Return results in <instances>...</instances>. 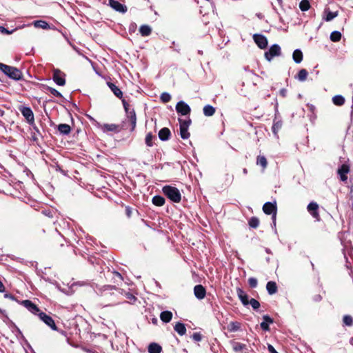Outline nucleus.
Returning a JSON list of instances; mask_svg holds the SVG:
<instances>
[{"instance_id": "obj_6", "label": "nucleus", "mask_w": 353, "mask_h": 353, "mask_svg": "<svg viewBox=\"0 0 353 353\" xmlns=\"http://www.w3.org/2000/svg\"><path fill=\"white\" fill-rule=\"evenodd\" d=\"M19 110L26 119L27 123L30 125H34V117L31 108L26 106H21L19 107Z\"/></svg>"}, {"instance_id": "obj_29", "label": "nucleus", "mask_w": 353, "mask_h": 353, "mask_svg": "<svg viewBox=\"0 0 353 353\" xmlns=\"http://www.w3.org/2000/svg\"><path fill=\"white\" fill-rule=\"evenodd\" d=\"M203 114L206 117H212L216 112L215 108L211 105H206L203 108Z\"/></svg>"}, {"instance_id": "obj_17", "label": "nucleus", "mask_w": 353, "mask_h": 353, "mask_svg": "<svg viewBox=\"0 0 353 353\" xmlns=\"http://www.w3.org/2000/svg\"><path fill=\"white\" fill-rule=\"evenodd\" d=\"M194 293L198 299H203L205 296L206 290L202 285H196L194 288Z\"/></svg>"}, {"instance_id": "obj_32", "label": "nucleus", "mask_w": 353, "mask_h": 353, "mask_svg": "<svg viewBox=\"0 0 353 353\" xmlns=\"http://www.w3.org/2000/svg\"><path fill=\"white\" fill-rule=\"evenodd\" d=\"M152 203L158 207L163 206L165 204V199L159 195H156L152 198Z\"/></svg>"}, {"instance_id": "obj_36", "label": "nucleus", "mask_w": 353, "mask_h": 353, "mask_svg": "<svg viewBox=\"0 0 353 353\" xmlns=\"http://www.w3.org/2000/svg\"><path fill=\"white\" fill-rule=\"evenodd\" d=\"M308 76V72L306 69H301L297 74L296 78L300 81H305Z\"/></svg>"}, {"instance_id": "obj_12", "label": "nucleus", "mask_w": 353, "mask_h": 353, "mask_svg": "<svg viewBox=\"0 0 353 353\" xmlns=\"http://www.w3.org/2000/svg\"><path fill=\"white\" fill-rule=\"evenodd\" d=\"M253 39L259 48L265 49L267 48L268 39L263 34H254L253 35Z\"/></svg>"}, {"instance_id": "obj_2", "label": "nucleus", "mask_w": 353, "mask_h": 353, "mask_svg": "<svg viewBox=\"0 0 353 353\" xmlns=\"http://www.w3.org/2000/svg\"><path fill=\"white\" fill-rule=\"evenodd\" d=\"M101 296L105 298L112 297L116 298L115 300H119V296L123 294V290L117 288L115 285H105L99 288Z\"/></svg>"}, {"instance_id": "obj_44", "label": "nucleus", "mask_w": 353, "mask_h": 353, "mask_svg": "<svg viewBox=\"0 0 353 353\" xmlns=\"http://www.w3.org/2000/svg\"><path fill=\"white\" fill-rule=\"evenodd\" d=\"M344 325L352 326L353 325V318L350 315H345L343 318Z\"/></svg>"}, {"instance_id": "obj_40", "label": "nucleus", "mask_w": 353, "mask_h": 353, "mask_svg": "<svg viewBox=\"0 0 353 353\" xmlns=\"http://www.w3.org/2000/svg\"><path fill=\"white\" fill-rule=\"evenodd\" d=\"M154 138H155V136H154L152 132H148L146 134L145 141V144L147 145V146H148V147L153 146L154 143L152 142V140Z\"/></svg>"}, {"instance_id": "obj_46", "label": "nucleus", "mask_w": 353, "mask_h": 353, "mask_svg": "<svg viewBox=\"0 0 353 353\" xmlns=\"http://www.w3.org/2000/svg\"><path fill=\"white\" fill-rule=\"evenodd\" d=\"M46 90L49 91L52 95L57 97L61 98L63 97L62 94L54 88L47 86Z\"/></svg>"}, {"instance_id": "obj_22", "label": "nucleus", "mask_w": 353, "mask_h": 353, "mask_svg": "<svg viewBox=\"0 0 353 353\" xmlns=\"http://www.w3.org/2000/svg\"><path fill=\"white\" fill-rule=\"evenodd\" d=\"M170 136L171 132L168 128H163L159 132V137L161 141H168Z\"/></svg>"}, {"instance_id": "obj_58", "label": "nucleus", "mask_w": 353, "mask_h": 353, "mask_svg": "<svg viewBox=\"0 0 353 353\" xmlns=\"http://www.w3.org/2000/svg\"><path fill=\"white\" fill-rule=\"evenodd\" d=\"M268 350L270 353H278L275 348L270 344H268Z\"/></svg>"}, {"instance_id": "obj_3", "label": "nucleus", "mask_w": 353, "mask_h": 353, "mask_svg": "<svg viewBox=\"0 0 353 353\" xmlns=\"http://www.w3.org/2000/svg\"><path fill=\"white\" fill-rule=\"evenodd\" d=\"M162 192L167 198L174 203H179L181 200V194L176 187L165 185L162 188Z\"/></svg>"}, {"instance_id": "obj_10", "label": "nucleus", "mask_w": 353, "mask_h": 353, "mask_svg": "<svg viewBox=\"0 0 353 353\" xmlns=\"http://www.w3.org/2000/svg\"><path fill=\"white\" fill-rule=\"evenodd\" d=\"M176 111L182 116H186L190 114L191 108L186 103L180 101L176 105Z\"/></svg>"}, {"instance_id": "obj_49", "label": "nucleus", "mask_w": 353, "mask_h": 353, "mask_svg": "<svg viewBox=\"0 0 353 353\" xmlns=\"http://www.w3.org/2000/svg\"><path fill=\"white\" fill-rule=\"evenodd\" d=\"M248 281L249 286L251 288H254L257 286L258 281H257L256 279H255L254 277H250L248 279Z\"/></svg>"}, {"instance_id": "obj_14", "label": "nucleus", "mask_w": 353, "mask_h": 353, "mask_svg": "<svg viewBox=\"0 0 353 353\" xmlns=\"http://www.w3.org/2000/svg\"><path fill=\"white\" fill-rule=\"evenodd\" d=\"M109 6L114 10L119 12L121 13H125L128 10L126 6L121 3L120 2L116 0H109Z\"/></svg>"}, {"instance_id": "obj_50", "label": "nucleus", "mask_w": 353, "mask_h": 353, "mask_svg": "<svg viewBox=\"0 0 353 353\" xmlns=\"http://www.w3.org/2000/svg\"><path fill=\"white\" fill-rule=\"evenodd\" d=\"M192 338L194 341H201L203 339V335L200 332H194Z\"/></svg>"}, {"instance_id": "obj_16", "label": "nucleus", "mask_w": 353, "mask_h": 353, "mask_svg": "<svg viewBox=\"0 0 353 353\" xmlns=\"http://www.w3.org/2000/svg\"><path fill=\"white\" fill-rule=\"evenodd\" d=\"M121 127L119 125L111 123H105L101 125V130L104 132H119L121 130Z\"/></svg>"}, {"instance_id": "obj_27", "label": "nucleus", "mask_w": 353, "mask_h": 353, "mask_svg": "<svg viewBox=\"0 0 353 353\" xmlns=\"http://www.w3.org/2000/svg\"><path fill=\"white\" fill-rule=\"evenodd\" d=\"M232 349L235 352L243 353V351L247 350V346L245 344L234 341L232 342Z\"/></svg>"}, {"instance_id": "obj_9", "label": "nucleus", "mask_w": 353, "mask_h": 353, "mask_svg": "<svg viewBox=\"0 0 353 353\" xmlns=\"http://www.w3.org/2000/svg\"><path fill=\"white\" fill-rule=\"evenodd\" d=\"M281 54V48L278 44L272 45L268 51L265 52V57L268 61H271L274 57Z\"/></svg>"}, {"instance_id": "obj_61", "label": "nucleus", "mask_w": 353, "mask_h": 353, "mask_svg": "<svg viewBox=\"0 0 353 353\" xmlns=\"http://www.w3.org/2000/svg\"><path fill=\"white\" fill-rule=\"evenodd\" d=\"M279 5L281 6L283 3V0H277Z\"/></svg>"}, {"instance_id": "obj_63", "label": "nucleus", "mask_w": 353, "mask_h": 353, "mask_svg": "<svg viewBox=\"0 0 353 353\" xmlns=\"http://www.w3.org/2000/svg\"><path fill=\"white\" fill-rule=\"evenodd\" d=\"M34 129L36 130L37 131H38V129L36 126H34Z\"/></svg>"}, {"instance_id": "obj_57", "label": "nucleus", "mask_w": 353, "mask_h": 353, "mask_svg": "<svg viewBox=\"0 0 353 353\" xmlns=\"http://www.w3.org/2000/svg\"><path fill=\"white\" fill-rule=\"evenodd\" d=\"M322 299V296L320 295V294H315L314 296H313L312 297V300L314 301V302H319L321 301Z\"/></svg>"}, {"instance_id": "obj_60", "label": "nucleus", "mask_w": 353, "mask_h": 353, "mask_svg": "<svg viewBox=\"0 0 353 353\" xmlns=\"http://www.w3.org/2000/svg\"><path fill=\"white\" fill-rule=\"evenodd\" d=\"M6 288L3 285V283L0 281V292H5Z\"/></svg>"}, {"instance_id": "obj_26", "label": "nucleus", "mask_w": 353, "mask_h": 353, "mask_svg": "<svg viewBox=\"0 0 353 353\" xmlns=\"http://www.w3.org/2000/svg\"><path fill=\"white\" fill-rule=\"evenodd\" d=\"M172 313L170 311H163L160 314V319L164 323H169L172 319Z\"/></svg>"}, {"instance_id": "obj_1", "label": "nucleus", "mask_w": 353, "mask_h": 353, "mask_svg": "<svg viewBox=\"0 0 353 353\" xmlns=\"http://www.w3.org/2000/svg\"><path fill=\"white\" fill-rule=\"evenodd\" d=\"M0 70L10 79L17 81L24 79L22 71L17 67L0 63Z\"/></svg>"}, {"instance_id": "obj_56", "label": "nucleus", "mask_w": 353, "mask_h": 353, "mask_svg": "<svg viewBox=\"0 0 353 353\" xmlns=\"http://www.w3.org/2000/svg\"><path fill=\"white\" fill-rule=\"evenodd\" d=\"M4 297L6 298V299H9L10 300H12V301H16V298L14 297V295H12V294L10 293H6L4 294Z\"/></svg>"}, {"instance_id": "obj_64", "label": "nucleus", "mask_w": 353, "mask_h": 353, "mask_svg": "<svg viewBox=\"0 0 353 353\" xmlns=\"http://www.w3.org/2000/svg\"><path fill=\"white\" fill-rule=\"evenodd\" d=\"M0 314H3V310L0 308Z\"/></svg>"}, {"instance_id": "obj_8", "label": "nucleus", "mask_w": 353, "mask_h": 353, "mask_svg": "<svg viewBox=\"0 0 353 353\" xmlns=\"http://www.w3.org/2000/svg\"><path fill=\"white\" fill-rule=\"evenodd\" d=\"M39 319L48 325L52 330L57 331L58 330L53 319L46 314L45 312H41L37 314Z\"/></svg>"}, {"instance_id": "obj_7", "label": "nucleus", "mask_w": 353, "mask_h": 353, "mask_svg": "<svg viewBox=\"0 0 353 353\" xmlns=\"http://www.w3.org/2000/svg\"><path fill=\"white\" fill-rule=\"evenodd\" d=\"M52 74L53 81L60 86H63L65 84V74L59 69H54Z\"/></svg>"}, {"instance_id": "obj_39", "label": "nucleus", "mask_w": 353, "mask_h": 353, "mask_svg": "<svg viewBox=\"0 0 353 353\" xmlns=\"http://www.w3.org/2000/svg\"><path fill=\"white\" fill-rule=\"evenodd\" d=\"M259 219L256 216H252L248 221V225L252 228H257L259 225Z\"/></svg>"}, {"instance_id": "obj_62", "label": "nucleus", "mask_w": 353, "mask_h": 353, "mask_svg": "<svg viewBox=\"0 0 353 353\" xmlns=\"http://www.w3.org/2000/svg\"><path fill=\"white\" fill-rule=\"evenodd\" d=\"M243 172L247 173V170L245 168L243 170Z\"/></svg>"}, {"instance_id": "obj_37", "label": "nucleus", "mask_w": 353, "mask_h": 353, "mask_svg": "<svg viewBox=\"0 0 353 353\" xmlns=\"http://www.w3.org/2000/svg\"><path fill=\"white\" fill-rule=\"evenodd\" d=\"M332 101L334 105L341 106L345 103V99L341 95H336L332 98Z\"/></svg>"}, {"instance_id": "obj_51", "label": "nucleus", "mask_w": 353, "mask_h": 353, "mask_svg": "<svg viewBox=\"0 0 353 353\" xmlns=\"http://www.w3.org/2000/svg\"><path fill=\"white\" fill-rule=\"evenodd\" d=\"M121 100L122 101V103H123V108L125 110V113L127 114V113L130 112L131 110H130L129 103L123 98H122V99H121Z\"/></svg>"}, {"instance_id": "obj_19", "label": "nucleus", "mask_w": 353, "mask_h": 353, "mask_svg": "<svg viewBox=\"0 0 353 353\" xmlns=\"http://www.w3.org/2000/svg\"><path fill=\"white\" fill-rule=\"evenodd\" d=\"M350 172V167L347 164H343L338 169V174L340 175L341 180L345 181L347 179V174Z\"/></svg>"}, {"instance_id": "obj_25", "label": "nucleus", "mask_w": 353, "mask_h": 353, "mask_svg": "<svg viewBox=\"0 0 353 353\" xmlns=\"http://www.w3.org/2000/svg\"><path fill=\"white\" fill-rule=\"evenodd\" d=\"M57 129L59 132L63 135H68L71 132V127L68 124L65 123H61L58 125Z\"/></svg>"}, {"instance_id": "obj_54", "label": "nucleus", "mask_w": 353, "mask_h": 353, "mask_svg": "<svg viewBox=\"0 0 353 353\" xmlns=\"http://www.w3.org/2000/svg\"><path fill=\"white\" fill-rule=\"evenodd\" d=\"M125 214L128 218H130L132 216V209L130 206H125Z\"/></svg>"}, {"instance_id": "obj_42", "label": "nucleus", "mask_w": 353, "mask_h": 353, "mask_svg": "<svg viewBox=\"0 0 353 353\" xmlns=\"http://www.w3.org/2000/svg\"><path fill=\"white\" fill-rule=\"evenodd\" d=\"M34 25L37 28H41L45 30L49 28V24L46 21L42 20L34 21Z\"/></svg>"}, {"instance_id": "obj_4", "label": "nucleus", "mask_w": 353, "mask_h": 353, "mask_svg": "<svg viewBox=\"0 0 353 353\" xmlns=\"http://www.w3.org/2000/svg\"><path fill=\"white\" fill-rule=\"evenodd\" d=\"M179 122L180 124V136L183 139H188L190 136L188 132V128L192 123V120L188 118V119H183L179 118Z\"/></svg>"}, {"instance_id": "obj_18", "label": "nucleus", "mask_w": 353, "mask_h": 353, "mask_svg": "<svg viewBox=\"0 0 353 353\" xmlns=\"http://www.w3.org/2000/svg\"><path fill=\"white\" fill-rule=\"evenodd\" d=\"M236 294L242 304L245 306L249 305L248 295L241 288H236Z\"/></svg>"}, {"instance_id": "obj_35", "label": "nucleus", "mask_w": 353, "mask_h": 353, "mask_svg": "<svg viewBox=\"0 0 353 353\" xmlns=\"http://www.w3.org/2000/svg\"><path fill=\"white\" fill-rule=\"evenodd\" d=\"M256 164L264 170L268 166V161L265 156L259 155L256 158Z\"/></svg>"}, {"instance_id": "obj_21", "label": "nucleus", "mask_w": 353, "mask_h": 353, "mask_svg": "<svg viewBox=\"0 0 353 353\" xmlns=\"http://www.w3.org/2000/svg\"><path fill=\"white\" fill-rule=\"evenodd\" d=\"M283 125V122L281 120L278 119L277 117L275 116L274 119L273 125L272 128V132L276 137H278V132L281 130Z\"/></svg>"}, {"instance_id": "obj_13", "label": "nucleus", "mask_w": 353, "mask_h": 353, "mask_svg": "<svg viewBox=\"0 0 353 353\" xmlns=\"http://www.w3.org/2000/svg\"><path fill=\"white\" fill-rule=\"evenodd\" d=\"M21 304L34 314H38L40 312V310L37 305L30 300H23L21 302Z\"/></svg>"}, {"instance_id": "obj_23", "label": "nucleus", "mask_w": 353, "mask_h": 353, "mask_svg": "<svg viewBox=\"0 0 353 353\" xmlns=\"http://www.w3.org/2000/svg\"><path fill=\"white\" fill-rule=\"evenodd\" d=\"M266 289L270 295L276 293L278 291V287L275 281H268L266 284Z\"/></svg>"}, {"instance_id": "obj_47", "label": "nucleus", "mask_w": 353, "mask_h": 353, "mask_svg": "<svg viewBox=\"0 0 353 353\" xmlns=\"http://www.w3.org/2000/svg\"><path fill=\"white\" fill-rule=\"evenodd\" d=\"M249 304L252 306V307L254 310H258L261 306L260 303L256 299H255L254 298H252L251 299H250Z\"/></svg>"}, {"instance_id": "obj_20", "label": "nucleus", "mask_w": 353, "mask_h": 353, "mask_svg": "<svg viewBox=\"0 0 353 353\" xmlns=\"http://www.w3.org/2000/svg\"><path fill=\"white\" fill-rule=\"evenodd\" d=\"M107 85L117 97H118L119 99H122L123 92L114 83L112 82H108Z\"/></svg>"}, {"instance_id": "obj_28", "label": "nucleus", "mask_w": 353, "mask_h": 353, "mask_svg": "<svg viewBox=\"0 0 353 353\" xmlns=\"http://www.w3.org/2000/svg\"><path fill=\"white\" fill-rule=\"evenodd\" d=\"M174 331H176L180 336H183L186 333V327L185 326V324L177 322L176 325L174 327Z\"/></svg>"}, {"instance_id": "obj_38", "label": "nucleus", "mask_w": 353, "mask_h": 353, "mask_svg": "<svg viewBox=\"0 0 353 353\" xmlns=\"http://www.w3.org/2000/svg\"><path fill=\"white\" fill-rule=\"evenodd\" d=\"M240 323L232 321L228 325V330L230 332H236L240 329Z\"/></svg>"}, {"instance_id": "obj_5", "label": "nucleus", "mask_w": 353, "mask_h": 353, "mask_svg": "<svg viewBox=\"0 0 353 353\" xmlns=\"http://www.w3.org/2000/svg\"><path fill=\"white\" fill-rule=\"evenodd\" d=\"M263 211L265 214L272 215L273 221L275 222L276 212H277V205L276 203L274 202H266L263 205Z\"/></svg>"}, {"instance_id": "obj_43", "label": "nucleus", "mask_w": 353, "mask_h": 353, "mask_svg": "<svg viewBox=\"0 0 353 353\" xmlns=\"http://www.w3.org/2000/svg\"><path fill=\"white\" fill-rule=\"evenodd\" d=\"M299 8L302 11H307L310 8V3L308 0H302L299 3Z\"/></svg>"}, {"instance_id": "obj_24", "label": "nucleus", "mask_w": 353, "mask_h": 353, "mask_svg": "<svg viewBox=\"0 0 353 353\" xmlns=\"http://www.w3.org/2000/svg\"><path fill=\"white\" fill-rule=\"evenodd\" d=\"M148 351L149 353H161L162 347L159 344L153 342L149 344Z\"/></svg>"}, {"instance_id": "obj_31", "label": "nucleus", "mask_w": 353, "mask_h": 353, "mask_svg": "<svg viewBox=\"0 0 353 353\" xmlns=\"http://www.w3.org/2000/svg\"><path fill=\"white\" fill-rule=\"evenodd\" d=\"M303 52L301 50L296 49L294 51L292 58L295 63H300L303 60Z\"/></svg>"}, {"instance_id": "obj_30", "label": "nucleus", "mask_w": 353, "mask_h": 353, "mask_svg": "<svg viewBox=\"0 0 353 353\" xmlns=\"http://www.w3.org/2000/svg\"><path fill=\"white\" fill-rule=\"evenodd\" d=\"M139 32L142 37H148L152 33V28L148 25H142L139 28Z\"/></svg>"}, {"instance_id": "obj_48", "label": "nucleus", "mask_w": 353, "mask_h": 353, "mask_svg": "<svg viewBox=\"0 0 353 353\" xmlns=\"http://www.w3.org/2000/svg\"><path fill=\"white\" fill-rule=\"evenodd\" d=\"M160 99L163 103H168L171 100V96L168 92H163L161 94Z\"/></svg>"}, {"instance_id": "obj_34", "label": "nucleus", "mask_w": 353, "mask_h": 353, "mask_svg": "<svg viewBox=\"0 0 353 353\" xmlns=\"http://www.w3.org/2000/svg\"><path fill=\"white\" fill-rule=\"evenodd\" d=\"M112 273L113 274V277H112V279L114 280L113 283L115 285H119L123 281V278L122 275L117 271H113Z\"/></svg>"}, {"instance_id": "obj_33", "label": "nucleus", "mask_w": 353, "mask_h": 353, "mask_svg": "<svg viewBox=\"0 0 353 353\" xmlns=\"http://www.w3.org/2000/svg\"><path fill=\"white\" fill-rule=\"evenodd\" d=\"M121 295L124 296L128 299V302L130 304H134L137 300V298L132 292H126L124 290Z\"/></svg>"}, {"instance_id": "obj_59", "label": "nucleus", "mask_w": 353, "mask_h": 353, "mask_svg": "<svg viewBox=\"0 0 353 353\" xmlns=\"http://www.w3.org/2000/svg\"><path fill=\"white\" fill-rule=\"evenodd\" d=\"M279 94L282 97H285L287 96V90L285 88L281 89L279 91Z\"/></svg>"}, {"instance_id": "obj_53", "label": "nucleus", "mask_w": 353, "mask_h": 353, "mask_svg": "<svg viewBox=\"0 0 353 353\" xmlns=\"http://www.w3.org/2000/svg\"><path fill=\"white\" fill-rule=\"evenodd\" d=\"M263 319L264 322H266L269 325V323H273L274 319L271 318L269 315L265 314L263 316Z\"/></svg>"}, {"instance_id": "obj_55", "label": "nucleus", "mask_w": 353, "mask_h": 353, "mask_svg": "<svg viewBox=\"0 0 353 353\" xmlns=\"http://www.w3.org/2000/svg\"><path fill=\"white\" fill-rule=\"evenodd\" d=\"M261 329L264 331H270V326L266 322H261L260 324Z\"/></svg>"}, {"instance_id": "obj_15", "label": "nucleus", "mask_w": 353, "mask_h": 353, "mask_svg": "<svg viewBox=\"0 0 353 353\" xmlns=\"http://www.w3.org/2000/svg\"><path fill=\"white\" fill-rule=\"evenodd\" d=\"M126 117L131 125L130 132L134 131L137 126V115L135 110L134 109L131 110L130 112L126 114Z\"/></svg>"}, {"instance_id": "obj_45", "label": "nucleus", "mask_w": 353, "mask_h": 353, "mask_svg": "<svg viewBox=\"0 0 353 353\" xmlns=\"http://www.w3.org/2000/svg\"><path fill=\"white\" fill-rule=\"evenodd\" d=\"M325 12H326V16H325V17H324V19L326 21H332L334 18H335L338 15L337 12H332L329 11V10H327V11L325 10Z\"/></svg>"}, {"instance_id": "obj_52", "label": "nucleus", "mask_w": 353, "mask_h": 353, "mask_svg": "<svg viewBox=\"0 0 353 353\" xmlns=\"http://www.w3.org/2000/svg\"><path fill=\"white\" fill-rule=\"evenodd\" d=\"M16 29H13L12 30H8V29H6V28L3 27V26H0V32L3 34H12V32H14V31Z\"/></svg>"}, {"instance_id": "obj_41", "label": "nucleus", "mask_w": 353, "mask_h": 353, "mask_svg": "<svg viewBox=\"0 0 353 353\" xmlns=\"http://www.w3.org/2000/svg\"><path fill=\"white\" fill-rule=\"evenodd\" d=\"M341 33L339 31H334L330 34V40L333 42H338L341 39Z\"/></svg>"}, {"instance_id": "obj_11", "label": "nucleus", "mask_w": 353, "mask_h": 353, "mask_svg": "<svg viewBox=\"0 0 353 353\" xmlns=\"http://www.w3.org/2000/svg\"><path fill=\"white\" fill-rule=\"evenodd\" d=\"M319 205L314 201L310 202L307 206V211L312 216V217L314 218L318 221L321 220V216L319 212Z\"/></svg>"}]
</instances>
